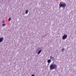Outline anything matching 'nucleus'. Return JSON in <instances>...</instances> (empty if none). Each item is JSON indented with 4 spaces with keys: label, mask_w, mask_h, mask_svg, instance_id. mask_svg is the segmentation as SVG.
<instances>
[{
    "label": "nucleus",
    "mask_w": 76,
    "mask_h": 76,
    "mask_svg": "<svg viewBox=\"0 0 76 76\" xmlns=\"http://www.w3.org/2000/svg\"><path fill=\"white\" fill-rule=\"evenodd\" d=\"M57 66L54 64V62H53L50 66V70H54V69H57Z\"/></svg>",
    "instance_id": "f257e3e1"
},
{
    "label": "nucleus",
    "mask_w": 76,
    "mask_h": 76,
    "mask_svg": "<svg viewBox=\"0 0 76 76\" xmlns=\"http://www.w3.org/2000/svg\"><path fill=\"white\" fill-rule=\"evenodd\" d=\"M66 7V4L64 2H60L59 4V8H61V7H63V8H64Z\"/></svg>",
    "instance_id": "f03ea898"
},
{
    "label": "nucleus",
    "mask_w": 76,
    "mask_h": 76,
    "mask_svg": "<svg viewBox=\"0 0 76 76\" xmlns=\"http://www.w3.org/2000/svg\"><path fill=\"white\" fill-rule=\"evenodd\" d=\"M67 38V34H64L62 37V39L64 40L66 39Z\"/></svg>",
    "instance_id": "7ed1b4c3"
},
{
    "label": "nucleus",
    "mask_w": 76,
    "mask_h": 76,
    "mask_svg": "<svg viewBox=\"0 0 76 76\" xmlns=\"http://www.w3.org/2000/svg\"><path fill=\"white\" fill-rule=\"evenodd\" d=\"M4 38V37H2L0 38V43H1V42H3Z\"/></svg>",
    "instance_id": "20e7f679"
},
{
    "label": "nucleus",
    "mask_w": 76,
    "mask_h": 76,
    "mask_svg": "<svg viewBox=\"0 0 76 76\" xmlns=\"http://www.w3.org/2000/svg\"><path fill=\"white\" fill-rule=\"evenodd\" d=\"M50 60H52V61H53V60H55L54 58L52 56H50Z\"/></svg>",
    "instance_id": "39448f33"
},
{
    "label": "nucleus",
    "mask_w": 76,
    "mask_h": 76,
    "mask_svg": "<svg viewBox=\"0 0 76 76\" xmlns=\"http://www.w3.org/2000/svg\"><path fill=\"white\" fill-rule=\"evenodd\" d=\"M51 59H48L47 61V62L48 64H50L51 63Z\"/></svg>",
    "instance_id": "423d86ee"
},
{
    "label": "nucleus",
    "mask_w": 76,
    "mask_h": 76,
    "mask_svg": "<svg viewBox=\"0 0 76 76\" xmlns=\"http://www.w3.org/2000/svg\"><path fill=\"white\" fill-rule=\"evenodd\" d=\"M41 50H39L37 54H40V53L41 52Z\"/></svg>",
    "instance_id": "0eeeda50"
},
{
    "label": "nucleus",
    "mask_w": 76,
    "mask_h": 76,
    "mask_svg": "<svg viewBox=\"0 0 76 76\" xmlns=\"http://www.w3.org/2000/svg\"><path fill=\"white\" fill-rule=\"evenodd\" d=\"M28 10H26V11L25 12V13L26 14H28Z\"/></svg>",
    "instance_id": "6e6552de"
},
{
    "label": "nucleus",
    "mask_w": 76,
    "mask_h": 76,
    "mask_svg": "<svg viewBox=\"0 0 76 76\" xmlns=\"http://www.w3.org/2000/svg\"><path fill=\"white\" fill-rule=\"evenodd\" d=\"M65 50V49H64V48H63L61 49V51H62V52H64V50Z\"/></svg>",
    "instance_id": "1a4fd4ad"
},
{
    "label": "nucleus",
    "mask_w": 76,
    "mask_h": 76,
    "mask_svg": "<svg viewBox=\"0 0 76 76\" xmlns=\"http://www.w3.org/2000/svg\"><path fill=\"white\" fill-rule=\"evenodd\" d=\"M11 20V18H10L9 19H8V21H10Z\"/></svg>",
    "instance_id": "9d476101"
},
{
    "label": "nucleus",
    "mask_w": 76,
    "mask_h": 76,
    "mask_svg": "<svg viewBox=\"0 0 76 76\" xmlns=\"http://www.w3.org/2000/svg\"><path fill=\"white\" fill-rule=\"evenodd\" d=\"M4 25H5V24H3L2 25V26H4Z\"/></svg>",
    "instance_id": "9b49d317"
},
{
    "label": "nucleus",
    "mask_w": 76,
    "mask_h": 76,
    "mask_svg": "<svg viewBox=\"0 0 76 76\" xmlns=\"http://www.w3.org/2000/svg\"><path fill=\"white\" fill-rule=\"evenodd\" d=\"M31 76H34V74H33L31 75Z\"/></svg>",
    "instance_id": "f8f14e48"
},
{
    "label": "nucleus",
    "mask_w": 76,
    "mask_h": 76,
    "mask_svg": "<svg viewBox=\"0 0 76 76\" xmlns=\"http://www.w3.org/2000/svg\"><path fill=\"white\" fill-rule=\"evenodd\" d=\"M49 65V64H48V66Z\"/></svg>",
    "instance_id": "ddd939ff"
},
{
    "label": "nucleus",
    "mask_w": 76,
    "mask_h": 76,
    "mask_svg": "<svg viewBox=\"0 0 76 76\" xmlns=\"http://www.w3.org/2000/svg\"><path fill=\"white\" fill-rule=\"evenodd\" d=\"M24 15H25V14H24Z\"/></svg>",
    "instance_id": "4468645a"
}]
</instances>
